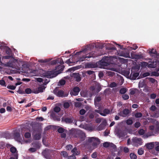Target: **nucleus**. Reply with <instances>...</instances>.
<instances>
[{
    "label": "nucleus",
    "instance_id": "2eb2a0df",
    "mask_svg": "<svg viewBox=\"0 0 159 159\" xmlns=\"http://www.w3.org/2000/svg\"><path fill=\"white\" fill-rule=\"evenodd\" d=\"M51 116L53 119L55 121H60L61 120L60 117L55 113H52Z\"/></svg>",
    "mask_w": 159,
    "mask_h": 159
},
{
    "label": "nucleus",
    "instance_id": "cd10ccee",
    "mask_svg": "<svg viewBox=\"0 0 159 159\" xmlns=\"http://www.w3.org/2000/svg\"><path fill=\"white\" fill-rule=\"evenodd\" d=\"M129 156L131 159H137V155L134 153H131Z\"/></svg>",
    "mask_w": 159,
    "mask_h": 159
},
{
    "label": "nucleus",
    "instance_id": "f704fd0d",
    "mask_svg": "<svg viewBox=\"0 0 159 159\" xmlns=\"http://www.w3.org/2000/svg\"><path fill=\"white\" fill-rule=\"evenodd\" d=\"M64 67H65L64 66H61L59 65L58 66H57L56 67V69H59V68H60L59 71L60 72H61L63 70Z\"/></svg>",
    "mask_w": 159,
    "mask_h": 159
},
{
    "label": "nucleus",
    "instance_id": "473e14b6",
    "mask_svg": "<svg viewBox=\"0 0 159 159\" xmlns=\"http://www.w3.org/2000/svg\"><path fill=\"white\" fill-rule=\"evenodd\" d=\"M159 75V73L158 72L156 71H152L151 73V76H155L157 77Z\"/></svg>",
    "mask_w": 159,
    "mask_h": 159
},
{
    "label": "nucleus",
    "instance_id": "49530a36",
    "mask_svg": "<svg viewBox=\"0 0 159 159\" xmlns=\"http://www.w3.org/2000/svg\"><path fill=\"white\" fill-rule=\"evenodd\" d=\"M70 106V104L68 102H65L63 104V107L65 108H68Z\"/></svg>",
    "mask_w": 159,
    "mask_h": 159
},
{
    "label": "nucleus",
    "instance_id": "c85d7f7f",
    "mask_svg": "<svg viewBox=\"0 0 159 159\" xmlns=\"http://www.w3.org/2000/svg\"><path fill=\"white\" fill-rule=\"evenodd\" d=\"M144 153V150L142 148H139L138 151V153L139 155H143Z\"/></svg>",
    "mask_w": 159,
    "mask_h": 159
},
{
    "label": "nucleus",
    "instance_id": "72a5a7b5",
    "mask_svg": "<svg viewBox=\"0 0 159 159\" xmlns=\"http://www.w3.org/2000/svg\"><path fill=\"white\" fill-rule=\"evenodd\" d=\"M145 132V131L143 129H140L138 131V133L140 135H143L144 134Z\"/></svg>",
    "mask_w": 159,
    "mask_h": 159
},
{
    "label": "nucleus",
    "instance_id": "5701e85b",
    "mask_svg": "<svg viewBox=\"0 0 159 159\" xmlns=\"http://www.w3.org/2000/svg\"><path fill=\"white\" fill-rule=\"evenodd\" d=\"M41 138V134L40 133L36 134L33 136V138L36 140H39Z\"/></svg>",
    "mask_w": 159,
    "mask_h": 159
},
{
    "label": "nucleus",
    "instance_id": "c03bdc74",
    "mask_svg": "<svg viewBox=\"0 0 159 159\" xmlns=\"http://www.w3.org/2000/svg\"><path fill=\"white\" fill-rule=\"evenodd\" d=\"M110 143L105 142L103 144V146L105 148H108L110 146Z\"/></svg>",
    "mask_w": 159,
    "mask_h": 159
},
{
    "label": "nucleus",
    "instance_id": "dca6fc26",
    "mask_svg": "<svg viewBox=\"0 0 159 159\" xmlns=\"http://www.w3.org/2000/svg\"><path fill=\"white\" fill-rule=\"evenodd\" d=\"M154 146V142H150L147 143L145 144V146L148 150H151L153 149Z\"/></svg>",
    "mask_w": 159,
    "mask_h": 159
},
{
    "label": "nucleus",
    "instance_id": "b1692460",
    "mask_svg": "<svg viewBox=\"0 0 159 159\" xmlns=\"http://www.w3.org/2000/svg\"><path fill=\"white\" fill-rule=\"evenodd\" d=\"M108 50H110L109 52H111V51H116V47L113 45L110 44V46L107 48Z\"/></svg>",
    "mask_w": 159,
    "mask_h": 159
},
{
    "label": "nucleus",
    "instance_id": "7c9ffc66",
    "mask_svg": "<svg viewBox=\"0 0 159 159\" xmlns=\"http://www.w3.org/2000/svg\"><path fill=\"white\" fill-rule=\"evenodd\" d=\"M61 155L64 157H66L68 156V154L67 152L65 151H62L61 152Z\"/></svg>",
    "mask_w": 159,
    "mask_h": 159
},
{
    "label": "nucleus",
    "instance_id": "3c124183",
    "mask_svg": "<svg viewBox=\"0 0 159 159\" xmlns=\"http://www.w3.org/2000/svg\"><path fill=\"white\" fill-rule=\"evenodd\" d=\"M0 84L3 86H6L5 85L6 83L5 81L3 79L0 80Z\"/></svg>",
    "mask_w": 159,
    "mask_h": 159
},
{
    "label": "nucleus",
    "instance_id": "13d9d810",
    "mask_svg": "<svg viewBox=\"0 0 159 159\" xmlns=\"http://www.w3.org/2000/svg\"><path fill=\"white\" fill-rule=\"evenodd\" d=\"M76 159V157L75 156V155H74V154H73L71 156H68L67 157V159Z\"/></svg>",
    "mask_w": 159,
    "mask_h": 159
},
{
    "label": "nucleus",
    "instance_id": "6e6d98bb",
    "mask_svg": "<svg viewBox=\"0 0 159 159\" xmlns=\"http://www.w3.org/2000/svg\"><path fill=\"white\" fill-rule=\"evenodd\" d=\"M140 125L141 124L139 122H135L134 124V126L136 128H138L140 126Z\"/></svg>",
    "mask_w": 159,
    "mask_h": 159
},
{
    "label": "nucleus",
    "instance_id": "680f3d73",
    "mask_svg": "<svg viewBox=\"0 0 159 159\" xmlns=\"http://www.w3.org/2000/svg\"><path fill=\"white\" fill-rule=\"evenodd\" d=\"M116 84L114 82L111 83L110 84V87L111 88H113L116 86Z\"/></svg>",
    "mask_w": 159,
    "mask_h": 159
},
{
    "label": "nucleus",
    "instance_id": "f8f14e48",
    "mask_svg": "<svg viewBox=\"0 0 159 159\" xmlns=\"http://www.w3.org/2000/svg\"><path fill=\"white\" fill-rule=\"evenodd\" d=\"M80 91V89L79 87H74L72 91L70 92V94L71 95H77Z\"/></svg>",
    "mask_w": 159,
    "mask_h": 159
},
{
    "label": "nucleus",
    "instance_id": "2f4dec72",
    "mask_svg": "<svg viewBox=\"0 0 159 159\" xmlns=\"http://www.w3.org/2000/svg\"><path fill=\"white\" fill-rule=\"evenodd\" d=\"M94 72L92 70H88L86 72V73L88 74L89 75H92L93 76H95L94 74Z\"/></svg>",
    "mask_w": 159,
    "mask_h": 159
},
{
    "label": "nucleus",
    "instance_id": "bf43d9fd",
    "mask_svg": "<svg viewBox=\"0 0 159 159\" xmlns=\"http://www.w3.org/2000/svg\"><path fill=\"white\" fill-rule=\"evenodd\" d=\"M157 109V107L154 105H152L150 107V110L153 111H154Z\"/></svg>",
    "mask_w": 159,
    "mask_h": 159
},
{
    "label": "nucleus",
    "instance_id": "9b49d317",
    "mask_svg": "<svg viewBox=\"0 0 159 159\" xmlns=\"http://www.w3.org/2000/svg\"><path fill=\"white\" fill-rule=\"evenodd\" d=\"M59 63L60 65L64 64V62L62 59H57L53 60L51 61L50 64L52 65H54L57 64Z\"/></svg>",
    "mask_w": 159,
    "mask_h": 159
},
{
    "label": "nucleus",
    "instance_id": "69168bd1",
    "mask_svg": "<svg viewBox=\"0 0 159 159\" xmlns=\"http://www.w3.org/2000/svg\"><path fill=\"white\" fill-rule=\"evenodd\" d=\"M135 93V91L133 89H131L130 90V94L131 95H134Z\"/></svg>",
    "mask_w": 159,
    "mask_h": 159
},
{
    "label": "nucleus",
    "instance_id": "e433bc0d",
    "mask_svg": "<svg viewBox=\"0 0 159 159\" xmlns=\"http://www.w3.org/2000/svg\"><path fill=\"white\" fill-rule=\"evenodd\" d=\"M87 55H85L84 56H83L82 57H80V58L79 61H84L86 60V58H88V57H87ZM87 59H86V60Z\"/></svg>",
    "mask_w": 159,
    "mask_h": 159
},
{
    "label": "nucleus",
    "instance_id": "412c9836",
    "mask_svg": "<svg viewBox=\"0 0 159 159\" xmlns=\"http://www.w3.org/2000/svg\"><path fill=\"white\" fill-rule=\"evenodd\" d=\"M43 87H39L35 89H34L33 91V93L35 94L38 93L40 92H42L43 91L44 89Z\"/></svg>",
    "mask_w": 159,
    "mask_h": 159
},
{
    "label": "nucleus",
    "instance_id": "39448f33",
    "mask_svg": "<svg viewBox=\"0 0 159 159\" xmlns=\"http://www.w3.org/2000/svg\"><path fill=\"white\" fill-rule=\"evenodd\" d=\"M139 73L138 72L135 68H132L131 69V73L129 75V78L132 80H135L139 75Z\"/></svg>",
    "mask_w": 159,
    "mask_h": 159
},
{
    "label": "nucleus",
    "instance_id": "4d7b16f0",
    "mask_svg": "<svg viewBox=\"0 0 159 159\" xmlns=\"http://www.w3.org/2000/svg\"><path fill=\"white\" fill-rule=\"evenodd\" d=\"M149 53L150 54H153L156 55L157 54V52L155 50H154L153 49H151V50L149 52Z\"/></svg>",
    "mask_w": 159,
    "mask_h": 159
},
{
    "label": "nucleus",
    "instance_id": "603ef678",
    "mask_svg": "<svg viewBox=\"0 0 159 159\" xmlns=\"http://www.w3.org/2000/svg\"><path fill=\"white\" fill-rule=\"evenodd\" d=\"M133 122L131 119H128L126 120V123L128 125H131L133 124Z\"/></svg>",
    "mask_w": 159,
    "mask_h": 159
},
{
    "label": "nucleus",
    "instance_id": "de8ad7c7",
    "mask_svg": "<svg viewBox=\"0 0 159 159\" xmlns=\"http://www.w3.org/2000/svg\"><path fill=\"white\" fill-rule=\"evenodd\" d=\"M66 83V81L64 80H61L59 82V85H63Z\"/></svg>",
    "mask_w": 159,
    "mask_h": 159
},
{
    "label": "nucleus",
    "instance_id": "0eeeda50",
    "mask_svg": "<svg viewBox=\"0 0 159 159\" xmlns=\"http://www.w3.org/2000/svg\"><path fill=\"white\" fill-rule=\"evenodd\" d=\"M132 141L134 144L137 146L141 145L143 143V140L142 139L136 137L133 138Z\"/></svg>",
    "mask_w": 159,
    "mask_h": 159
},
{
    "label": "nucleus",
    "instance_id": "ddd939ff",
    "mask_svg": "<svg viewBox=\"0 0 159 159\" xmlns=\"http://www.w3.org/2000/svg\"><path fill=\"white\" fill-rule=\"evenodd\" d=\"M107 124L106 120L103 119L102 123L98 128V130H101L105 128Z\"/></svg>",
    "mask_w": 159,
    "mask_h": 159
},
{
    "label": "nucleus",
    "instance_id": "f03ea898",
    "mask_svg": "<svg viewBox=\"0 0 159 159\" xmlns=\"http://www.w3.org/2000/svg\"><path fill=\"white\" fill-rule=\"evenodd\" d=\"M73 135L74 137L79 138L82 140H84L85 137V134L80 130L75 131Z\"/></svg>",
    "mask_w": 159,
    "mask_h": 159
},
{
    "label": "nucleus",
    "instance_id": "aec40b11",
    "mask_svg": "<svg viewBox=\"0 0 159 159\" xmlns=\"http://www.w3.org/2000/svg\"><path fill=\"white\" fill-rule=\"evenodd\" d=\"M129 113V111L128 109H124L122 112H121L120 115L122 116H126Z\"/></svg>",
    "mask_w": 159,
    "mask_h": 159
},
{
    "label": "nucleus",
    "instance_id": "bb28decb",
    "mask_svg": "<svg viewBox=\"0 0 159 159\" xmlns=\"http://www.w3.org/2000/svg\"><path fill=\"white\" fill-rule=\"evenodd\" d=\"M86 55H87V57H88V58H89L91 57L94 58L96 57V56L94 54V52H92L89 54H86Z\"/></svg>",
    "mask_w": 159,
    "mask_h": 159
},
{
    "label": "nucleus",
    "instance_id": "f3484780",
    "mask_svg": "<svg viewBox=\"0 0 159 159\" xmlns=\"http://www.w3.org/2000/svg\"><path fill=\"white\" fill-rule=\"evenodd\" d=\"M10 151L12 153L11 155L18 156L17 151L16 149L14 147H12L10 148Z\"/></svg>",
    "mask_w": 159,
    "mask_h": 159
},
{
    "label": "nucleus",
    "instance_id": "37998d69",
    "mask_svg": "<svg viewBox=\"0 0 159 159\" xmlns=\"http://www.w3.org/2000/svg\"><path fill=\"white\" fill-rule=\"evenodd\" d=\"M7 88L9 89L13 90L15 89L16 88V86L11 85H8L7 86Z\"/></svg>",
    "mask_w": 159,
    "mask_h": 159
},
{
    "label": "nucleus",
    "instance_id": "09e8293b",
    "mask_svg": "<svg viewBox=\"0 0 159 159\" xmlns=\"http://www.w3.org/2000/svg\"><path fill=\"white\" fill-rule=\"evenodd\" d=\"M120 56H123L124 57H129V53H122L121 54H119Z\"/></svg>",
    "mask_w": 159,
    "mask_h": 159
},
{
    "label": "nucleus",
    "instance_id": "774afa93",
    "mask_svg": "<svg viewBox=\"0 0 159 159\" xmlns=\"http://www.w3.org/2000/svg\"><path fill=\"white\" fill-rule=\"evenodd\" d=\"M97 153L96 152H93L91 155L92 157L93 158H95L97 157Z\"/></svg>",
    "mask_w": 159,
    "mask_h": 159
},
{
    "label": "nucleus",
    "instance_id": "423d86ee",
    "mask_svg": "<svg viewBox=\"0 0 159 159\" xmlns=\"http://www.w3.org/2000/svg\"><path fill=\"white\" fill-rule=\"evenodd\" d=\"M44 76L48 78H51L57 76V74L54 70L48 71L44 73Z\"/></svg>",
    "mask_w": 159,
    "mask_h": 159
},
{
    "label": "nucleus",
    "instance_id": "7ed1b4c3",
    "mask_svg": "<svg viewBox=\"0 0 159 159\" xmlns=\"http://www.w3.org/2000/svg\"><path fill=\"white\" fill-rule=\"evenodd\" d=\"M53 93L57 96L59 97H67L68 95V93H65L63 90H59L57 88H56L53 90Z\"/></svg>",
    "mask_w": 159,
    "mask_h": 159
},
{
    "label": "nucleus",
    "instance_id": "4468645a",
    "mask_svg": "<svg viewBox=\"0 0 159 159\" xmlns=\"http://www.w3.org/2000/svg\"><path fill=\"white\" fill-rule=\"evenodd\" d=\"M117 134L119 138H120L125 137L127 133L125 130H120L117 132Z\"/></svg>",
    "mask_w": 159,
    "mask_h": 159
},
{
    "label": "nucleus",
    "instance_id": "a18cd8bd",
    "mask_svg": "<svg viewBox=\"0 0 159 159\" xmlns=\"http://www.w3.org/2000/svg\"><path fill=\"white\" fill-rule=\"evenodd\" d=\"M124 73L125 75L126 76H128L129 77V74L130 73L129 70H126L124 71Z\"/></svg>",
    "mask_w": 159,
    "mask_h": 159
},
{
    "label": "nucleus",
    "instance_id": "9d476101",
    "mask_svg": "<svg viewBox=\"0 0 159 159\" xmlns=\"http://www.w3.org/2000/svg\"><path fill=\"white\" fill-rule=\"evenodd\" d=\"M73 119L74 118L73 117L67 118L62 117L61 118V121L65 122L67 124H71L73 122Z\"/></svg>",
    "mask_w": 159,
    "mask_h": 159
},
{
    "label": "nucleus",
    "instance_id": "a878e982",
    "mask_svg": "<svg viewBox=\"0 0 159 159\" xmlns=\"http://www.w3.org/2000/svg\"><path fill=\"white\" fill-rule=\"evenodd\" d=\"M127 89L126 88H122L120 89L119 93L121 94H124L127 91Z\"/></svg>",
    "mask_w": 159,
    "mask_h": 159
},
{
    "label": "nucleus",
    "instance_id": "338daca9",
    "mask_svg": "<svg viewBox=\"0 0 159 159\" xmlns=\"http://www.w3.org/2000/svg\"><path fill=\"white\" fill-rule=\"evenodd\" d=\"M37 150L35 148H31L29 149V150L32 152H35Z\"/></svg>",
    "mask_w": 159,
    "mask_h": 159
},
{
    "label": "nucleus",
    "instance_id": "f257e3e1",
    "mask_svg": "<svg viewBox=\"0 0 159 159\" xmlns=\"http://www.w3.org/2000/svg\"><path fill=\"white\" fill-rule=\"evenodd\" d=\"M111 63L109 58L107 57H103L98 62V64L101 65V67L105 68V67L109 65Z\"/></svg>",
    "mask_w": 159,
    "mask_h": 159
},
{
    "label": "nucleus",
    "instance_id": "79ce46f5",
    "mask_svg": "<svg viewBox=\"0 0 159 159\" xmlns=\"http://www.w3.org/2000/svg\"><path fill=\"white\" fill-rule=\"evenodd\" d=\"M5 147V143L3 142H0V148L3 149Z\"/></svg>",
    "mask_w": 159,
    "mask_h": 159
},
{
    "label": "nucleus",
    "instance_id": "8fccbe9b",
    "mask_svg": "<svg viewBox=\"0 0 159 159\" xmlns=\"http://www.w3.org/2000/svg\"><path fill=\"white\" fill-rule=\"evenodd\" d=\"M64 129L62 127H60L57 129V131L60 133H62L64 132Z\"/></svg>",
    "mask_w": 159,
    "mask_h": 159
},
{
    "label": "nucleus",
    "instance_id": "ea45409f",
    "mask_svg": "<svg viewBox=\"0 0 159 159\" xmlns=\"http://www.w3.org/2000/svg\"><path fill=\"white\" fill-rule=\"evenodd\" d=\"M122 97L124 100H127L129 98V96L127 94H123L122 95Z\"/></svg>",
    "mask_w": 159,
    "mask_h": 159
},
{
    "label": "nucleus",
    "instance_id": "1a4fd4ad",
    "mask_svg": "<svg viewBox=\"0 0 159 159\" xmlns=\"http://www.w3.org/2000/svg\"><path fill=\"white\" fill-rule=\"evenodd\" d=\"M70 76L73 78L76 81L80 82L81 80L80 75L79 73H73L71 74Z\"/></svg>",
    "mask_w": 159,
    "mask_h": 159
},
{
    "label": "nucleus",
    "instance_id": "052dcab7",
    "mask_svg": "<svg viewBox=\"0 0 159 159\" xmlns=\"http://www.w3.org/2000/svg\"><path fill=\"white\" fill-rule=\"evenodd\" d=\"M72 147L73 146L72 145L69 144L66 146V148L67 150H70L72 148Z\"/></svg>",
    "mask_w": 159,
    "mask_h": 159
},
{
    "label": "nucleus",
    "instance_id": "5fc2aeb1",
    "mask_svg": "<svg viewBox=\"0 0 159 159\" xmlns=\"http://www.w3.org/2000/svg\"><path fill=\"white\" fill-rule=\"evenodd\" d=\"M148 79L149 81L152 83H154L156 82H157V80L154 78H148Z\"/></svg>",
    "mask_w": 159,
    "mask_h": 159
},
{
    "label": "nucleus",
    "instance_id": "c9c22d12",
    "mask_svg": "<svg viewBox=\"0 0 159 159\" xmlns=\"http://www.w3.org/2000/svg\"><path fill=\"white\" fill-rule=\"evenodd\" d=\"M33 91H32L31 89L30 88H26L25 90V92L26 93L29 94L31 93L32 92L33 93Z\"/></svg>",
    "mask_w": 159,
    "mask_h": 159
},
{
    "label": "nucleus",
    "instance_id": "a19ab883",
    "mask_svg": "<svg viewBox=\"0 0 159 159\" xmlns=\"http://www.w3.org/2000/svg\"><path fill=\"white\" fill-rule=\"evenodd\" d=\"M25 137L26 138H30L31 137V134L29 132H26L25 133L24 135Z\"/></svg>",
    "mask_w": 159,
    "mask_h": 159
},
{
    "label": "nucleus",
    "instance_id": "a211bd4d",
    "mask_svg": "<svg viewBox=\"0 0 159 159\" xmlns=\"http://www.w3.org/2000/svg\"><path fill=\"white\" fill-rule=\"evenodd\" d=\"M15 139L17 141L20 142L21 138L20 137V134L18 132H16L14 134Z\"/></svg>",
    "mask_w": 159,
    "mask_h": 159
},
{
    "label": "nucleus",
    "instance_id": "6ab92c4d",
    "mask_svg": "<svg viewBox=\"0 0 159 159\" xmlns=\"http://www.w3.org/2000/svg\"><path fill=\"white\" fill-rule=\"evenodd\" d=\"M97 67V65L96 64L92 63H88L85 65L86 68H95Z\"/></svg>",
    "mask_w": 159,
    "mask_h": 159
},
{
    "label": "nucleus",
    "instance_id": "20e7f679",
    "mask_svg": "<svg viewBox=\"0 0 159 159\" xmlns=\"http://www.w3.org/2000/svg\"><path fill=\"white\" fill-rule=\"evenodd\" d=\"M87 141L89 143L93 142L92 145L94 147H96L100 143L99 139L95 137H89Z\"/></svg>",
    "mask_w": 159,
    "mask_h": 159
},
{
    "label": "nucleus",
    "instance_id": "0e129e2a",
    "mask_svg": "<svg viewBox=\"0 0 159 159\" xmlns=\"http://www.w3.org/2000/svg\"><path fill=\"white\" fill-rule=\"evenodd\" d=\"M86 112V111L84 109H81L80 111V113L81 115H84Z\"/></svg>",
    "mask_w": 159,
    "mask_h": 159
},
{
    "label": "nucleus",
    "instance_id": "393cba45",
    "mask_svg": "<svg viewBox=\"0 0 159 159\" xmlns=\"http://www.w3.org/2000/svg\"><path fill=\"white\" fill-rule=\"evenodd\" d=\"M33 146L36 149L37 148H40V143L39 142H33L32 143Z\"/></svg>",
    "mask_w": 159,
    "mask_h": 159
},
{
    "label": "nucleus",
    "instance_id": "4c0bfd02",
    "mask_svg": "<svg viewBox=\"0 0 159 159\" xmlns=\"http://www.w3.org/2000/svg\"><path fill=\"white\" fill-rule=\"evenodd\" d=\"M60 110V108L58 106H56L54 108V111L56 113L59 112Z\"/></svg>",
    "mask_w": 159,
    "mask_h": 159
},
{
    "label": "nucleus",
    "instance_id": "e2e57ef3",
    "mask_svg": "<svg viewBox=\"0 0 159 159\" xmlns=\"http://www.w3.org/2000/svg\"><path fill=\"white\" fill-rule=\"evenodd\" d=\"M103 120V119L100 118H97L96 119V122L97 123H99L101 121H102Z\"/></svg>",
    "mask_w": 159,
    "mask_h": 159
},
{
    "label": "nucleus",
    "instance_id": "4be33fe9",
    "mask_svg": "<svg viewBox=\"0 0 159 159\" xmlns=\"http://www.w3.org/2000/svg\"><path fill=\"white\" fill-rule=\"evenodd\" d=\"M110 112L109 110L107 109H105L103 111V112L100 113V115L102 116H105L109 114Z\"/></svg>",
    "mask_w": 159,
    "mask_h": 159
},
{
    "label": "nucleus",
    "instance_id": "6e6552de",
    "mask_svg": "<svg viewBox=\"0 0 159 159\" xmlns=\"http://www.w3.org/2000/svg\"><path fill=\"white\" fill-rule=\"evenodd\" d=\"M157 62L156 61H153L150 62L148 64L147 62H144L143 65L146 66H147L148 68H155L157 66Z\"/></svg>",
    "mask_w": 159,
    "mask_h": 159
},
{
    "label": "nucleus",
    "instance_id": "58836bf2",
    "mask_svg": "<svg viewBox=\"0 0 159 159\" xmlns=\"http://www.w3.org/2000/svg\"><path fill=\"white\" fill-rule=\"evenodd\" d=\"M143 115L141 112H137L135 114V116L136 118H140L142 117Z\"/></svg>",
    "mask_w": 159,
    "mask_h": 159
},
{
    "label": "nucleus",
    "instance_id": "864d4df0",
    "mask_svg": "<svg viewBox=\"0 0 159 159\" xmlns=\"http://www.w3.org/2000/svg\"><path fill=\"white\" fill-rule=\"evenodd\" d=\"M109 147L112 148L114 150H115L116 148V145L111 143H110Z\"/></svg>",
    "mask_w": 159,
    "mask_h": 159
},
{
    "label": "nucleus",
    "instance_id": "c756f323",
    "mask_svg": "<svg viewBox=\"0 0 159 159\" xmlns=\"http://www.w3.org/2000/svg\"><path fill=\"white\" fill-rule=\"evenodd\" d=\"M101 100V98L100 96H96L94 98V102H99Z\"/></svg>",
    "mask_w": 159,
    "mask_h": 159
}]
</instances>
